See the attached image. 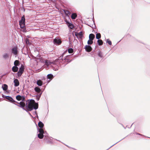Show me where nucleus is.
Wrapping results in <instances>:
<instances>
[{"label": "nucleus", "mask_w": 150, "mask_h": 150, "mask_svg": "<svg viewBox=\"0 0 150 150\" xmlns=\"http://www.w3.org/2000/svg\"><path fill=\"white\" fill-rule=\"evenodd\" d=\"M28 105L26 103L25 105V107L27 111H31L33 109L36 110L38 108V103H35V106H34L33 104L35 103V101L33 99H31L30 100H28Z\"/></svg>", "instance_id": "f257e3e1"}, {"label": "nucleus", "mask_w": 150, "mask_h": 150, "mask_svg": "<svg viewBox=\"0 0 150 150\" xmlns=\"http://www.w3.org/2000/svg\"><path fill=\"white\" fill-rule=\"evenodd\" d=\"M69 56H67V57L65 58L64 59H62V61H60L59 63L60 64H64V65L63 66H65L68 63L70 62L71 61L69 60V59H68L69 57Z\"/></svg>", "instance_id": "f03ea898"}, {"label": "nucleus", "mask_w": 150, "mask_h": 150, "mask_svg": "<svg viewBox=\"0 0 150 150\" xmlns=\"http://www.w3.org/2000/svg\"><path fill=\"white\" fill-rule=\"evenodd\" d=\"M14 104L22 108L23 110L27 111V110L25 108V105L24 102L21 101L19 103V105H17L15 103H14Z\"/></svg>", "instance_id": "7ed1b4c3"}, {"label": "nucleus", "mask_w": 150, "mask_h": 150, "mask_svg": "<svg viewBox=\"0 0 150 150\" xmlns=\"http://www.w3.org/2000/svg\"><path fill=\"white\" fill-rule=\"evenodd\" d=\"M2 96L3 98L6 99L8 101L10 102L13 103L14 102H15V101L13 99L12 97L10 96H6L4 95H2Z\"/></svg>", "instance_id": "20e7f679"}, {"label": "nucleus", "mask_w": 150, "mask_h": 150, "mask_svg": "<svg viewBox=\"0 0 150 150\" xmlns=\"http://www.w3.org/2000/svg\"><path fill=\"white\" fill-rule=\"evenodd\" d=\"M12 53L15 55H16L18 53L17 48L15 46L13 47L11 50Z\"/></svg>", "instance_id": "39448f33"}, {"label": "nucleus", "mask_w": 150, "mask_h": 150, "mask_svg": "<svg viewBox=\"0 0 150 150\" xmlns=\"http://www.w3.org/2000/svg\"><path fill=\"white\" fill-rule=\"evenodd\" d=\"M86 51L87 52H89L91 51L92 48L91 46L89 45H86L85 47Z\"/></svg>", "instance_id": "423d86ee"}, {"label": "nucleus", "mask_w": 150, "mask_h": 150, "mask_svg": "<svg viewBox=\"0 0 150 150\" xmlns=\"http://www.w3.org/2000/svg\"><path fill=\"white\" fill-rule=\"evenodd\" d=\"M45 64L46 65L48 66L50 65H51L52 64H55V62H51L49 60H46L45 61Z\"/></svg>", "instance_id": "0eeeda50"}, {"label": "nucleus", "mask_w": 150, "mask_h": 150, "mask_svg": "<svg viewBox=\"0 0 150 150\" xmlns=\"http://www.w3.org/2000/svg\"><path fill=\"white\" fill-rule=\"evenodd\" d=\"M75 35L77 38H78V36L79 35L80 38H81L83 37L82 32L81 31L79 33H75Z\"/></svg>", "instance_id": "6e6552de"}, {"label": "nucleus", "mask_w": 150, "mask_h": 150, "mask_svg": "<svg viewBox=\"0 0 150 150\" xmlns=\"http://www.w3.org/2000/svg\"><path fill=\"white\" fill-rule=\"evenodd\" d=\"M53 42L54 44H60L61 43V40L57 38L54 39Z\"/></svg>", "instance_id": "1a4fd4ad"}, {"label": "nucleus", "mask_w": 150, "mask_h": 150, "mask_svg": "<svg viewBox=\"0 0 150 150\" xmlns=\"http://www.w3.org/2000/svg\"><path fill=\"white\" fill-rule=\"evenodd\" d=\"M14 86L16 87L18 86L19 85V82L18 80L17 79H15L14 80Z\"/></svg>", "instance_id": "9d476101"}, {"label": "nucleus", "mask_w": 150, "mask_h": 150, "mask_svg": "<svg viewBox=\"0 0 150 150\" xmlns=\"http://www.w3.org/2000/svg\"><path fill=\"white\" fill-rule=\"evenodd\" d=\"M34 90L35 92L38 93V94H39L40 93H42V91H41L40 89L38 87H35L34 88Z\"/></svg>", "instance_id": "9b49d317"}, {"label": "nucleus", "mask_w": 150, "mask_h": 150, "mask_svg": "<svg viewBox=\"0 0 150 150\" xmlns=\"http://www.w3.org/2000/svg\"><path fill=\"white\" fill-rule=\"evenodd\" d=\"M97 54L98 56L100 58H103L104 57L103 52L100 51L98 52Z\"/></svg>", "instance_id": "f8f14e48"}, {"label": "nucleus", "mask_w": 150, "mask_h": 150, "mask_svg": "<svg viewBox=\"0 0 150 150\" xmlns=\"http://www.w3.org/2000/svg\"><path fill=\"white\" fill-rule=\"evenodd\" d=\"M18 67L16 66H13L12 68V71L14 72H16L18 71Z\"/></svg>", "instance_id": "ddd939ff"}, {"label": "nucleus", "mask_w": 150, "mask_h": 150, "mask_svg": "<svg viewBox=\"0 0 150 150\" xmlns=\"http://www.w3.org/2000/svg\"><path fill=\"white\" fill-rule=\"evenodd\" d=\"M95 35L92 33L90 34L89 36V40H93L94 38H95Z\"/></svg>", "instance_id": "4468645a"}, {"label": "nucleus", "mask_w": 150, "mask_h": 150, "mask_svg": "<svg viewBox=\"0 0 150 150\" xmlns=\"http://www.w3.org/2000/svg\"><path fill=\"white\" fill-rule=\"evenodd\" d=\"M3 57L5 59H7L9 57V55L7 53H5L4 54Z\"/></svg>", "instance_id": "2eb2a0df"}, {"label": "nucleus", "mask_w": 150, "mask_h": 150, "mask_svg": "<svg viewBox=\"0 0 150 150\" xmlns=\"http://www.w3.org/2000/svg\"><path fill=\"white\" fill-rule=\"evenodd\" d=\"M24 67L23 66L21 65V67L19 68V72L23 73L24 70Z\"/></svg>", "instance_id": "dca6fc26"}, {"label": "nucleus", "mask_w": 150, "mask_h": 150, "mask_svg": "<svg viewBox=\"0 0 150 150\" xmlns=\"http://www.w3.org/2000/svg\"><path fill=\"white\" fill-rule=\"evenodd\" d=\"M47 77L48 79H50V80H52L53 78V75L52 74H49L47 75Z\"/></svg>", "instance_id": "f3484780"}, {"label": "nucleus", "mask_w": 150, "mask_h": 150, "mask_svg": "<svg viewBox=\"0 0 150 150\" xmlns=\"http://www.w3.org/2000/svg\"><path fill=\"white\" fill-rule=\"evenodd\" d=\"M67 23H68V26L70 28L72 29L74 28V26L72 23H71L68 22H67Z\"/></svg>", "instance_id": "a211bd4d"}, {"label": "nucleus", "mask_w": 150, "mask_h": 150, "mask_svg": "<svg viewBox=\"0 0 150 150\" xmlns=\"http://www.w3.org/2000/svg\"><path fill=\"white\" fill-rule=\"evenodd\" d=\"M2 88L3 90L6 91L8 89V86L6 84H4L2 86Z\"/></svg>", "instance_id": "6ab92c4d"}, {"label": "nucleus", "mask_w": 150, "mask_h": 150, "mask_svg": "<svg viewBox=\"0 0 150 150\" xmlns=\"http://www.w3.org/2000/svg\"><path fill=\"white\" fill-rule=\"evenodd\" d=\"M37 84L38 86H41L42 84V81L40 80H39L37 81Z\"/></svg>", "instance_id": "aec40b11"}, {"label": "nucleus", "mask_w": 150, "mask_h": 150, "mask_svg": "<svg viewBox=\"0 0 150 150\" xmlns=\"http://www.w3.org/2000/svg\"><path fill=\"white\" fill-rule=\"evenodd\" d=\"M97 42V44L100 46L102 45L103 44V41L101 40H98Z\"/></svg>", "instance_id": "412c9836"}, {"label": "nucleus", "mask_w": 150, "mask_h": 150, "mask_svg": "<svg viewBox=\"0 0 150 150\" xmlns=\"http://www.w3.org/2000/svg\"><path fill=\"white\" fill-rule=\"evenodd\" d=\"M38 126L40 128H42L44 126V124L41 121H40L38 123Z\"/></svg>", "instance_id": "4be33fe9"}, {"label": "nucleus", "mask_w": 150, "mask_h": 150, "mask_svg": "<svg viewBox=\"0 0 150 150\" xmlns=\"http://www.w3.org/2000/svg\"><path fill=\"white\" fill-rule=\"evenodd\" d=\"M42 94V93H40L39 94H37V95L36 96V99L38 101L39 100L40 98L41 97V95Z\"/></svg>", "instance_id": "5701e85b"}, {"label": "nucleus", "mask_w": 150, "mask_h": 150, "mask_svg": "<svg viewBox=\"0 0 150 150\" xmlns=\"http://www.w3.org/2000/svg\"><path fill=\"white\" fill-rule=\"evenodd\" d=\"M14 64L15 65V66H16L17 67V66H19L20 65L19 61L18 60H15L14 62Z\"/></svg>", "instance_id": "b1692460"}, {"label": "nucleus", "mask_w": 150, "mask_h": 150, "mask_svg": "<svg viewBox=\"0 0 150 150\" xmlns=\"http://www.w3.org/2000/svg\"><path fill=\"white\" fill-rule=\"evenodd\" d=\"M77 17L76 14L75 13H72L71 16V18L72 19H75Z\"/></svg>", "instance_id": "393cba45"}, {"label": "nucleus", "mask_w": 150, "mask_h": 150, "mask_svg": "<svg viewBox=\"0 0 150 150\" xmlns=\"http://www.w3.org/2000/svg\"><path fill=\"white\" fill-rule=\"evenodd\" d=\"M101 38V35L100 33H98L96 34V38L98 40L99 39Z\"/></svg>", "instance_id": "a878e982"}, {"label": "nucleus", "mask_w": 150, "mask_h": 150, "mask_svg": "<svg viewBox=\"0 0 150 150\" xmlns=\"http://www.w3.org/2000/svg\"><path fill=\"white\" fill-rule=\"evenodd\" d=\"M44 135L43 134L39 133L38 135V137L40 139H42L44 137Z\"/></svg>", "instance_id": "bb28decb"}, {"label": "nucleus", "mask_w": 150, "mask_h": 150, "mask_svg": "<svg viewBox=\"0 0 150 150\" xmlns=\"http://www.w3.org/2000/svg\"><path fill=\"white\" fill-rule=\"evenodd\" d=\"M63 55H62L61 56H60V57H59V58L58 59H56L55 62V63L56 62H57L58 60H59V62H60V61H62V60L63 59H62V58H63Z\"/></svg>", "instance_id": "cd10ccee"}, {"label": "nucleus", "mask_w": 150, "mask_h": 150, "mask_svg": "<svg viewBox=\"0 0 150 150\" xmlns=\"http://www.w3.org/2000/svg\"><path fill=\"white\" fill-rule=\"evenodd\" d=\"M38 131L39 132V133L43 134H45V132H44L43 130L42 129V128L39 129Z\"/></svg>", "instance_id": "c85d7f7f"}, {"label": "nucleus", "mask_w": 150, "mask_h": 150, "mask_svg": "<svg viewBox=\"0 0 150 150\" xmlns=\"http://www.w3.org/2000/svg\"><path fill=\"white\" fill-rule=\"evenodd\" d=\"M21 96L20 95H17L16 96V98L18 100H21Z\"/></svg>", "instance_id": "c756f323"}, {"label": "nucleus", "mask_w": 150, "mask_h": 150, "mask_svg": "<svg viewBox=\"0 0 150 150\" xmlns=\"http://www.w3.org/2000/svg\"><path fill=\"white\" fill-rule=\"evenodd\" d=\"M74 51L73 49L71 48H69L68 49V52L69 53H71Z\"/></svg>", "instance_id": "7c9ffc66"}, {"label": "nucleus", "mask_w": 150, "mask_h": 150, "mask_svg": "<svg viewBox=\"0 0 150 150\" xmlns=\"http://www.w3.org/2000/svg\"><path fill=\"white\" fill-rule=\"evenodd\" d=\"M93 43V40H88L87 42V44L88 45H91Z\"/></svg>", "instance_id": "2f4dec72"}, {"label": "nucleus", "mask_w": 150, "mask_h": 150, "mask_svg": "<svg viewBox=\"0 0 150 150\" xmlns=\"http://www.w3.org/2000/svg\"><path fill=\"white\" fill-rule=\"evenodd\" d=\"M48 137H45L44 138V141L47 142H49V140L48 138Z\"/></svg>", "instance_id": "473e14b6"}, {"label": "nucleus", "mask_w": 150, "mask_h": 150, "mask_svg": "<svg viewBox=\"0 0 150 150\" xmlns=\"http://www.w3.org/2000/svg\"><path fill=\"white\" fill-rule=\"evenodd\" d=\"M23 73H22L21 72H19V71H18L17 73V75L18 77H20L21 76V75H22V74Z\"/></svg>", "instance_id": "72a5a7b5"}, {"label": "nucleus", "mask_w": 150, "mask_h": 150, "mask_svg": "<svg viewBox=\"0 0 150 150\" xmlns=\"http://www.w3.org/2000/svg\"><path fill=\"white\" fill-rule=\"evenodd\" d=\"M107 42L108 44L109 45H110L112 44V42L111 41L109 40L108 39H107Z\"/></svg>", "instance_id": "f704fd0d"}, {"label": "nucleus", "mask_w": 150, "mask_h": 150, "mask_svg": "<svg viewBox=\"0 0 150 150\" xmlns=\"http://www.w3.org/2000/svg\"><path fill=\"white\" fill-rule=\"evenodd\" d=\"M21 100H22L21 102H24L25 100V97L24 96H21Z\"/></svg>", "instance_id": "c9c22d12"}, {"label": "nucleus", "mask_w": 150, "mask_h": 150, "mask_svg": "<svg viewBox=\"0 0 150 150\" xmlns=\"http://www.w3.org/2000/svg\"><path fill=\"white\" fill-rule=\"evenodd\" d=\"M25 24L21 23L20 25L21 28H23L25 26Z\"/></svg>", "instance_id": "e433bc0d"}, {"label": "nucleus", "mask_w": 150, "mask_h": 150, "mask_svg": "<svg viewBox=\"0 0 150 150\" xmlns=\"http://www.w3.org/2000/svg\"><path fill=\"white\" fill-rule=\"evenodd\" d=\"M21 21H23L25 22V19L24 16H23L22 17L21 19Z\"/></svg>", "instance_id": "4c0bfd02"}, {"label": "nucleus", "mask_w": 150, "mask_h": 150, "mask_svg": "<svg viewBox=\"0 0 150 150\" xmlns=\"http://www.w3.org/2000/svg\"><path fill=\"white\" fill-rule=\"evenodd\" d=\"M25 22L23 21L20 20L19 21V25L21 24V23L25 24Z\"/></svg>", "instance_id": "58836bf2"}, {"label": "nucleus", "mask_w": 150, "mask_h": 150, "mask_svg": "<svg viewBox=\"0 0 150 150\" xmlns=\"http://www.w3.org/2000/svg\"><path fill=\"white\" fill-rule=\"evenodd\" d=\"M45 132V134L44 135L45 137H48V134L46 133V132Z\"/></svg>", "instance_id": "ea45409f"}, {"label": "nucleus", "mask_w": 150, "mask_h": 150, "mask_svg": "<svg viewBox=\"0 0 150 150\" xmlns=\"http://www.w3.org/2000/svg\"><path fill=\"white\" fill-rule=\"evenodd\" d=\"M26 43L27 44H28L29 42V40L27 39L25 41Z\"/></svg>", "instance_id": "a19ab883"}, {"label": "nucleus", "mask_w": 150, "mask_h": 150, "mask_svg": "<svg viewBox=\"0 0 150 150\" xmlns=\"http://www.w3.org/2000/svg\"><path fill=\"white\" fill-rule=\"evenodd\" d=\"M34 113H35V114L37 115L36 112V111H35L34 112Z\"/></svg>", "instance_id": "79ce46f5"}, {"label": "nucleus", "mask_w": 150, "mask_h": 150, "mask_svg": "<svg viewBox=\"0 0 150 150\" xmlns=\"http://www.w3.org/2000/svg\"><path fill=\"white\" fill-rule=\"evenodd\" d=\"M136 134H138V135H142L141 134H139V133H137Z\"/></svg>", "instance_id": "37998d69"}, {"label": "nucleus", "mask_w": 150, "mask_h": 150, "mask_svg": "<svg viewBox=\"0 0 150 150\" xmlns=\"http://www.w3.org/2000/svg\"><path fill=\"white\" fill-rule=\"evenodd\" d=\"M92 20V21H93V23L95 25V23H94V21L93 20Z\"/></svg>", "instance_id": "c03bdc74"}, {"label": "nucleus", "mask_w": 150, "mask_h": 150, "mask_svg": "<svg viewBox=\"0 0 150 150\" xmlns=\"http://www.w3.org/2000/svg\"><path fill=\"white\" fill-rule=\"evenodd\" d=\"M15 102L17 103L18 104H19V103H18V102H16V101H15Z\"/></svg>", "instance_id": "a18cd8bd"}, {"label": "nucleus", "mask_w": 150, "mask_h": 150, "mask_svg": "<svg viewBox=\"0 0 150 150\" xmlns=\"http://www.w3.org/2000/svg\"><path fill=\"white\" fill-rule=\"evenodd\" d=\"M15 102L17 103L18 104H19V103H18V102H16V101H15Z\"/></svg>", "instance_id": "49530a36"}, {"label": "nucleus", "mask_w": 150, "mask_h": 150, "mask_svg": "<svg viewBox=\"0 0 150 150\" xmlns=\"http://www.w3.org/2000/svg\"><path fill=\"white\" fill-rule=\"evenodd\" d=\"M87 25H88V26H89L90 27H93L91 25H88V24Z\"/></svg>", "instance_id": "de8ad7c7"}, {"label": "nucleus", "mask_w": 150, "mask_h": 150, "mask_svg": "<svg viewBox=\"0 0 150 150\" xmlns=\"http://www.w3.org/2000/svg\"><path fill=\"white\" fill-rule=\"evenodd\" d=\"M58 69V68H56V69H55V70H57Z\"/></svg>", "instance_id": "09e8293b"}, {"label": "nucleus", "mask_w": 150, "mask_h": 150, "mask_svg": "<svg viewBox=\"0 0 150 150\" xmlns=\"http://www.w3.org/2000/svg\"><path fill=\"white\" fill-rule=\"evenodd\" d=\"M29 115L31 116H32L31 115L30 113H29Z\"/></svg>", "instance_id": "8fccbe9b"}, {"label": "nucleus", "mask_w": 150, "mask_h": 150, "mask_svg": "<svg viewBox=\"0 0 150 150\" xmlns=\"http://www.w3.org/2000/svg\"><path fill=\"white\" fill-rule=\"evenodd\" d=\"M74 149V150H76V149Z\"/></svg>", "instance_id": "3c124183"}]
</instances>
